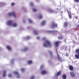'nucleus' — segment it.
Returning a JSON list of instances; mask_svg holds the SVG:
<instances>
[{
	"mask_svg": "<svg viewBox=\"0 0 79 79\" xmlns=\"http://www.w3.org/2000/svg\"><path fill=\"white\" fill-rule=\"evenodd\" d=\"M12 23L13 22H12V21L11 20H9L7 22V23L8 24V25H9V26H11Z\"/></svg>",
	"mask_w": 79,
	"mask_h": 79,
	"instance_id": "423d86ee",
	"label": "nucleus"
},
{
	"mask_svg": "<svg viewBox=\"0 0 79 79\" xmlns=\"http://www.w3.org/2000/svg\"><path fill=\"white\" fill-rule=\"evenodd\" d=\"M32 61L31 60H29L28 61V64H31V63H32Z\"/></svg>",
	"mask_w": 79,
	"mask_h": 79,
	"instance_id": "a211bd4d",
	"label": "nucleus"
},
{
	"mask_svg": "<svg viewBox=\"0 0 79 79\" xmlns=\"http://www.w3.org/2000/svg\"><path fill=\"white\" fill-rule=\"evenodd\" d=\"M69 16L70 18L71 19L72 18V16H71V15L69 14Z\"/></svg>",
	"mask_w": 79,
	"mask_h": 79,
	"instance_id": "bb28decb",
	"label": "nucleus"
},
{
	"mask_svg": "<svg viewBox=\"0 0 79 79\" xmlns=\"http://www.w3.org/2000/svg\"><path fill=\"white\" fill-rule=\"evenodd\" d=\"M60 75H61V71H59L56 73V76L58 77V76H59Z\"/></svg>",
	"mask_w": 79,
	"mask_h": 79,
	"instance_id": "6e6552de",
	"label": "nucleus"
},
{
	"mask_svg": "<svg viewBox=\"0 0 79 79\" xmlns=\"http://www.w3.org/2000/svg\"><path fill=\"white\" fill-rule=\"evenodd\" d=\"M6 48L9 50H11V47H10V46H7Z\"/></svg>",
	"mask_w": 79,
	"mask_h": 79,
	"instance_id": "dca6fc26",
	"label": "nucleus"
},
{
	"mask_svg": "<svg viewBox=\"0 0 79 79\" xmlns=\"http://www.w3.org/2000/svg\"><path fill=\"white\" fill-rule=\"evenodd\" d=\"M77 27H79V25H77Z\"/></svg>",
	"mask_w": 79,
	"mask_h": 79,
	"instance_id": "58836bf2",
	"label": "nucleus"
},
{
	"mask_svg": "<svg viewBox=\"0 0 79 79\" xmlns=\"http://www.w3.org/2000/svg\"><path fill=\"white\" fill-rule=\"evenodd\" d=\"M33 12H36V11H37V9L35 8H34L33 9Z\"/></svg>",
	"mask_w": 79,
	"mask_h": 79,
	"instance_id": "aec40b11",
	"label": "nucleus"
},
{
	"mask_svg": "<svg viewBox=\"0 0 79 79\" xmlns=\"http://www.w3.org/2000/svg\"><path fill=\"white\" fill-rule=\"evenodd\" d=\"M64 27H67V26H68V23L65 22L64 23Z\"/></svg>",
	"mask_w": 79,
	"mask_h": 79,
	"instance_id": "4468645a",
	"label": "nucleus"
},
{
	"mask_svg": "<svg viewBox=\"0 0 79 79\" xmlns=\"http://www.w3.org/2000/svg\"><path fill=\"white\" fill-rule=\"evenodd\" d=\"M70 74L72 77H76V74L73 72H71L70 73Z\"/></svg>",
	"mask_w": 79,
	"mask_h": 79,
	"instance_id": "20e7f679",
	"label": "nucleus"
},
{
	"mask_svg": "<svg viewBox=\"0 0 79 79\" xmlns=\"http://www.w3.org/2000/svg\"><path fill=\"white\" fill-rule=\"evenodd\" d=\"M37 39H40V37H39V36H38L37 37Z\"/></svg>",
	"mask_w": 79,
	"mask_h": 79,
	"instance_id": "f704fd0d",
	"label": "nucleus"
},
{
	"mask_svg": "<svg viewBox=\"0 0 79 79\" xmlns=\"http://www.w3.org/2000/svg\"><path fill=\"white\" fill-rule=\"evenodd\" d=\"M46 38H43V40H45L44 43L43 44V46L44 47H47V46H49L50 47H52V44L50 42L47 40H45Z\"/></svg>",
	"mask_w": 79,
	"mask_h": 79,
	"instance_id": "f257e3e1",
	"label": "nucleus"
},
{
	"mask_svg": "<svg viewBox=\"0 0 79 79\" xmlns=\"http://www.w3.org/2000/svg\"><path fill=\"white\" fill-rule=\"evenodd\" d=\"M30 39V37L29 36H27V38H26V39L27 40V39Z\"/></svg>",
	"mask_w": 79,
	"mask_h": 79,
	"instance_id": "c85d7f7f",
	"label": "nucleus"
},
{
	"mask_svg": "<svg viewBox=\"0 0 79 79\" xmlns=\"http://www.w3.org/2000/svg\"><path fill=\"white\" fill-rule=\"evenodd\" d=\"M15 5V3L14 2H12L11 3V6H14Z\"/></svg>",
	"mask_w": 79,
	"mask_h": 79,
	"instance_id": "a878e982",
	"label": "nucleus"
},
{
	"mask_svg": "<svg viewBox=\"0 0 79 79\" xmlns=\"http://www.w3.org/2000/svg\"><path fill=\"white\" fill-rule=\"evenodd\" d=\"M49 53L50 54L51 56H53V54H52V52L49 51Z\"/></svg>",
	"mask_w": 79,
	"mask_h": 79,
	"instance_id": "6ab92c4d",
	"label": "nucleus"
},
{
	"mask_svg": "<svg viewBox=\"0 0 79 79\" xmlns=\"http://www.w3.org/2000/svg\"><path fill=\"white\" fill-rule=\"evenodd\" d=\"M21 71H24V69L23 68L21 69Z\"/></svg>",
	"mask_w": 79,
	"mask_h": 79,
	"instance_id": "473e14b6",
	"label": "nucleus"
},
{
	"mask_svg": "<svg viewBox=\"0 0 79 79\" xmlns=\"http://www.w3.org/2000/svg\"><path fill=\"white\" fill-rule=\"evenodd\" d=\"M75 18H76V19H77V18H78V17H75Z\"/></svg>",
	"mask_w": 79,
	"mask_h": 79,
	"instance_id": "4c0bfd02",
	"label": "nucleus"
},
{
	"mask_svg": "<svg viewBox=\"0 0 79 79\" xmlns=\"http://www.w3.org/2000/svg\"><path fill=\"white\" fill-rule=\"evenodd\" d=\"M44 68V66L43 65H42L40 67L41 69H42V68Z\"/></svg>",
	"mask_w": 79,
	"mask_h": 79,
	"instance_id": "72a5a7b5",
	"label": "nucleus"
},
{
	"mask_svg": "<svg viewBox=\"0 0 79 79\" xmlns=\"http://www.w3.org/2000/svg\"><path fill=\"white\" fill-rule=\"evenodd\" d=\"M41 73L42 74L44 75L47 73V71L45 70H43L41 71Z\"/></svg>",
	"mask_w": 79,
	"mask_h": 79,
	"instance_id": "0eeeda50",
	"label": "nucleus"
},
{
	"mask_svg": "<svg viewBox=\"0 0 79 79\" xmlns=\"http://www.w3.org/2000/svg\"><path fill=\"white\" fill-rule=\"evenodd\" d=\"M62 79H66V74H63L62 76Z\"/></svg>",
	"mask_w": 79,
	"mask_h": 79,
	"instance_id": "9d476101",
	"label": "nucleus"
},
{
	"mask_svg": "<svg viewBox=\"0 0 79 79\" xmlns=\"http://www.w3.org/2000/svg\"><path fill=\"white\" fill-rule=\"evenodd\" d=\"M74 1L76 2H77V3H78L79 2V0H74Z\"/></svg>",
	"mask_w": 79,
	"mask_h": 79,
	"instance_id": "7c9ffc66",
	"label": "nucleus"
},
{
	"mask_svg": "<svg viewBox=\"0 0 79 79\" xmlns=\"http://www.w3.org/2000/svg\"><path fill=\"white\" fill-rule=\"evenodd\" d=\"M27 50H28V48H25L24 49V51H26Z\"/></svg>",
	"mask_w": 79,
	"mask_h": 79,
	"instance_id": "393cba45",
	"label": "nucleus"
},
{
	"mask_svg": "<svg viewBox=\"0 0 79 79\" xmlns=\"http://www.w3.org/2000/svg\"><path fill=\"white\" fill-rule=\"evenodd\" d=\"M28 21H29V23H32V20H31L30 19H28Z\"/></svg>",
	"mask_w": 79,
	"mask_h": 79,
	"instance_id": "cd10ccee",
	"label": "nucleus"
},
{
	"mask_svg": "<svg viewBox=\"0 0 79 79\" xmlns=\"http://www.w3.org/2000/svg\"><path fill=\"white\" fill-rule=\"evenodd\" d=\"M34 79V76H33L31 77L30 79Z\"/></svg>",
	"mask_w": 79,
	"mask_h": 79,
	"instance_id": "c756f323",
	"label": "nucleus"
},
{
	"mask_svg": "<svg viewBox=\"0 0 79 79\" xmlns=\"http://www.w3.org/2000/svg\"><path fill=\"white\" fill-rule=\"evenodd\" d=\"M45 24V21H43L41 22V24L42 25H44Z\"/></svg>",
	"mask_w": 79,
	"mask_h": 79,
	"instance_id": "f3484780",
	"label": "nucleus"
},
{
	"mask_svg": "<svg viewBox=\"0 0 79 79\" xmlns=\"http://www.w3.org/2000/svg\"><path fill=\"white\" fill-rule=\"evenodd\" d=\"M39 18L40 19H42V15H40Z\"/></svg>",
	"mask_w": 79,
	"mask_h": 79,
	"instance_id": "412c9836",
	"label": "nucleus"
},
{
	"mask_svg": "<svg viewBox=\"0 0 79 79\" xmlns=\"http://www.w3.org/2000/svg\"><path fill=\"white\" fill-rule=\"evenodd\" d=\"M8 77H11V74H9L8 75Z\"/></svg>",
	"mask_w": 79,
	"mask_h": 79,
	"instance_id": "2f4dec72",
	"label": "nucleus"
},
{
	"mask_svg": "<svg viewBox=\"0 0 79 79\" xmlns=\"http://www.w3.org/2000/svg\"><path fill=\"white\" fill-rule=\"evenodd\" d=\"M9 16H13L14 17H15V15L14 12H12V13L11 12H9L8 14Z\"/></svg>",
	"mask_w": 79,
	"mask_h": 79,
	"instance_id": "7ed1b4c3",
	"label": "nucleus"
},
{
	"mask_svg": "<svg viewBox=\"0 0 79 79\" xmlns=\"http://www.w3.org/2000/svg\"><path fill=\"white\" fill-rule=\"evenodd\" d=\"M60 41H57L55 43L56 46V47H58L59 45V44L60 43Z\"/></svg>",
	"mask_w": 79,
	"mask_h": 79,
	"instance_id": "f8f14e48",
	"label": "nucleus"
},
{
	"mask_svg": "<svg viewBox=\"0 0 79 79\" xmlns=\"http://www.w3.org/2000/svg\"><path fill=\"white\" fill-rule=\"evenodd\" d=\"M57 57L58 60H61V58L60 57V56H59V55L57 56Z\"/></svg>",
	"mask_w": 79,
	"mask_h": 79,
	"instance_id": "4be33fe9",
	"label": "nucleus"
},
{
	"mask_svg": "<svg viewBox=\"0 0 79 79\" xmlns=\"http://www.w3.org/2000/svg\"><path fill=\"white\" fill-rule=\"evenodd\" d=\"M34 32L35 35H37V34H38V33L36 31H35Z\"/></svg>",
	"mask_w": 79,
	"mask_h": 79,
	"instance_id": "b1692460",
	"label": "nucleus"
},
{
	"mask_svg": "<svg viewBox=\"0 0 79 79\" xmlns=\"http://www.w3.org/2000/svg\"><path fill=\"white\" fill-rule=\"evenodd\" d=\"M76 52L78 54H76L75 56L76 58L79 59V49H77L76 50Z\"/></svg>",
	"mask_w": 79,
	"mask_h": 79,
	"instance_id": "f03ea898",
	"label": "nucleus"
},
{
	"mask_svg": "<svg viewBox=\"0 0 79 79\" xmlns=\"http://www.w3.org/2000/svg\"><path fill=\"white\" fill-rule=\"evenodd\" d=\"M17 26V24L16 23H14L12 24V26L13 27H16Z\"/></svg>",
	"mask_w": 79,
	"mask_h": 79,
	"instance_id": "2eb2a0df",
	"label": "nucleus"
},
{
	"mask_svg": "<svg viewBox=\"0 0 79 79\" xmlns=\"http://www.w3.org/2000/svg\"><path fill=\"white\" fill-rule=\"evenodd\" d=\"M56 32H58V31H56Z\"/></svg>",
	"mask_w": 79,
	"mask_h": 79,
	"instance_id": "ea45409f",
	"label": "nucleus"
},
{
	"mask_svg": "<svg viewBox=\"0 0 79 79\" xmlns=\"http://www.w3.org/2000/svg\"><path fill=\"white\" fill-rule=\"evenodd\" d=\"M52 28L56 27H57V24L54 23H53L52 25Z\"/></svg>",
	"mask_w": 79,
	"mask_h": 79,
	"instance_id": "39448f33",
	"label": "nucleus"
},
{
	"mask_svg": "<svg viewBox=\"0 0 79 79\" xmlns=\"http://www.w3.org/2000/svg\"><path fill=\"white\" fill-rule=\"evenodd\" d=\"M63 38V36H60L58 37V39H61Z\"/></svg>",
	"mask_w": 79,
	"mask_h": 79,
	"instance_id": "5701e85b",
	"label": "nucleus"
},
{
	"mask_svg": "<svg viewBox=\"0 0 79 79\" xmlns=\"http://www.w3.org/2000/svg\"><path fill=\"white\" fill-rule=\"evenodd\" d=\"M30 5H33V3H32V2H31V3H30Z\"/></svg>",
	"mask_w": 79,
	"mask_h": 79,
	"instance_id": "c9c22d12",
	"label": "nucleus"
},
{
	"mask_svg": "<svg viewBox=\"0 0 79 79\" xmlns=\"http://www.w3.org/2000/svg\"><path fill=\"white\" fill-rule=\"evenodd\" d=\"M66 56H68V54H66Z\"/></svg>",
	"mask_w": 79,
	"mask_h": 79,
	"instance_id": "e433bc0d",
	"label": "nucleus"
},
{
	"mask_svg": "<svg viewBox=\"0 0 79 79\" xmlns=\"http://www.w3.org/2000/svg\"><path fill=\"white\" fill-rule=\"evenodd\" d=\"M14 73L15 74H16V75H17V76H18L17 77L18 78H19V77H20V76H19V73L18 72H14Z\"/></svg>",
	"mask_w": 79,
	"mask_h": 79,
	"instance_id": "9b49d317",
	"label": "nucleus"
},
{
	"mask_svg": "<svg viewBox=\"0 0 79 79\" xmlns=\"http://www.w3.org/2000/svg\"><path fill=\"white\" fill-rule=\"evenodd\" d=\"M6 76V71H4L3 72V77H5Z\"/></svg>",
	"mask_w": 79,
	"mask_h": 79,
	"instance_id": "ddd939ff",
	"label": "nucleus"
},
{
	"mask_svg": "<svg viewBox=\"0 0 79 79\" xmlns=\"http://www.w3.org/2000/svg\"><path fill=\"white\" fill-rule=\"evenodd\" d=\"M69 67L70 71H73V70H74V68H73V66L71 65H69Z\"/></svg>",
	"mask_w": 79,
	"mask_h": 79,
	"instance_id": "1a4fd4ad",
	"label": "nucleus"
}]
</instances>
